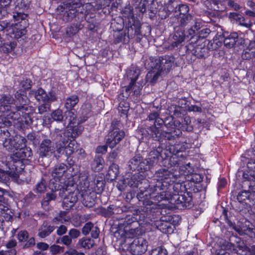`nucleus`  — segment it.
I'll return each instance as SVG.
<instances>
[{
	"mask_svg": "<svg viewBox=\"0 0 255 255\" xmlns=\"http://www.w3.org/2000/svg\"><path fill=\"white\" fill-rule=\"evenodd\" d=\"M238 37V34L236 32L224 31L222 33L221 39H223L224 44L227 48H231L236 44Z\"/></svg>",
	"mask_w": 255,
	"mask_h": 255,
	"instance_id": "28",
	"label": "nucleus"
},
{
	"mask_svg": "<svg viewBox=\"0 0 255 255\" xmlns=\"http://www.w3.org/2000/svg\"><path fill=\"white\" fill-rule=\"evenodd\" d=\"M51 117L54 121H62L63 119L62 111L59 109L54 110L51 114Z\"/></svg>",
	"mask_w": 255,
	"mask_h": 255,
	"instance_id": "57",
	"label": "nucleus"
},
{
	"mask_svg": "<svg viewBox=\"0 0 255 255\" xmlns=\"http://www.w3.org/2000/svg\"><path fill=\"white\" fill-rule=\"evenodd\" d=\"M174 9V6H165L163 7L162 9L161 8L158 11V16L161 19H166L168 17L171 12Z\"/></svg>",
	"mask_w": 255,
	"mask_h": 255,
	"instance_id": "46",
	"label": "nucleus"
},
{
	"mask_svg": "<svg viewBox=\"0 0 255 255\" xmlns=\"http://www.w3.org/2000/svg\"><path fill=\"white\" fill-rule=\"evenodd\" d=\"M143 86L139 82H133V84L129 86V83L123 87L121 90V96L128 98L130 95L138 97L141 94Z\"/></svg>",
	"mask_w": 255,
	"mask_h": 255,
	"instance_id": "25",
	"label": "nucleus"
},
{
	"mask_svg": "<svg viewBox=\"0 0 255 255\" xmlns=\"http://www.w3.org/2000/svg\"><path fill=\"white\" fill-rule=\"evenodd\" d=\"M28 239V233L26 230L19 231L17 234V239L19 242H26Z\"/></svg>",
	"mask_w": 255,
	"mask_h": 255,
	"instance_id": "61",
	"label": "nucleus"
},
{
	"mask_svg": "<svg viewBox=\"0 0 255 255\" xmlns=\"http://www.w3.org/2000/svg\"><path fill=\"white\" fill-rule=\"evenodd\" d=\"M119 174V165L113 162L109 166V169L106 174V177L108 179L113 181L117 178V177L118 176Z\"/></svg>",
	"mask_w": 255,
	"mask_h": 255,
	"instance_id": "40",
	"label": "nucleus"
},
{
	"mask_svg": "<svg viewBox=\"0 0 255 255\" xmlns=\"http://www.w3.org/2000/svg\"><path fill=\"white\" fill-rule=\"evenodd\" d=\"M14 104L17 109H22L27 103V93L25 90H18L14 94Z\"/></svg>",
	"mask_w": 255,
	"mask_h": 255,
	"instance_id": "31",
	"label": "nucleus"
},
{
	"mask_svg": "<svg viewBox=\"0 0 255 255\" xmlns=\"http://www.w3.org/2000/svg\"><path fill=\"white\" fill-rule=\"evenodd\" d=\"M112 129L109 132L107 139V143L110 148H113L124 137L125 133L124 130L114 125L113 123L112 124Z\"/></svg>",
	"mask_w": 255,
	"mask_h": 255,
	"instance_id": "22",
	"label": "nucleus"
},
{
	"mask_svg": "<svg viewBox=\"0 0 255 255\" xmlns=\"http://www.w3.org/2000/svg\"><path fill=\"white\" fill-rule=\"evenodd\" d=\"M75 149L73 147V145L71 143H69L67 146H64V153L67 157L66 161L69 163L70 161L69 158L71 155L74 153Z\"/></svg>",
	"mask_w": 255,
	"mask_h": 255,
	"instance_id": "55",
	"label": "nucleus"
},
{
	"mask_svg": "<svg viewBox=\"0 0 255 255\" xmlns=\"http://www.w3.org/2000/svg\"><path fill=\"white\" fill-rule=\"evenodd\" d=\"M112 208L113 209V215L114 214H122L126 213H132V211H135V209L133 207L128 205H123L121 207L118 206L117 205L112 204Z\"/></svg>",
	"mask_w": 255,
	"mask_h": 255,
	"instance_id": "37",
	"label": "nucleus"
},
{
	"mask_svg": "<svg viewBox=\"0 0 255 255\" xmlns=\"http://www.w3.org/2000/svg\"><path fill=\"white\" fill-rule=\"evenodd\" d=\"M148 246L147 241L142 237H137L128 247V250L133 255H141L146 251Z\"/></svg>",
	"mask_w": 255,
	"mask_h": 255,
	"instance_id": "21",
	"label": "nucleus"
},
{
	"mask_svg": "<svg viewBox=\"0 0 255 255\" xmlns=\"http://www.w3.org/2000/svg\"><path fill=\"white\" fill-rule=\"evenodd\" d=\"M243 177L245 180L255 181V173L249 170V171H247V172H243Z\"/></svg>",
	"mask_w": 255,
	"mask_h": 255,
	"instance_id": "62",
	"label": "nucleus"
},
{
	"mask_svg": "<svg viewBox=\"0 0 255 255\" xmlns=\"http://www.w3.org/2000/svg\"><path fill=\"white\" fill-rule=\"evenodd\" d=\"M33 82L30 78H23L19 82V86L21 88L19 90H25L26 91L31 89Z\"/></svg>",
	"mask_w": 255,
	"mask_h": 255,
	"instance_id": "50",
	"label": "nucleus"
},
{
	"mask_svg": "<svg viewBox=\"0 0 255 255\" xmlns=\"http://www.w3.org/2000/svg\"><path fill=\"white\" fill-rule=\"evenodd\" d=\"M45 97V102L48 103L50 105H51L52 102H55L57 100L56 93L52 90L49 91L48 94L46 93V96Z\"/></svg>",
	"mask_w": 255,
	"mask_h": 255,
	"instance_id": "60",
	"label": "nucleus"
},
{
	"mask_svg": "<svg viewBox=\"0 0 255 255\" xmlns=\"http://www.w3.org/2000/svg\"><path fill=\"white\" fill-rule=\"evenodd\" d=\"M244 225H243L242 226L240 227V229L237 230V231L239 233H242L245 234H247L249 233H252L253 230V228L251 227V224L250 222L247 220H246L244 223Z\"/></svg>",
	"mask_w": 255,
	"mask_h": 255,
	"instance_id": "52",
	"label": "nucleus"
},
{
	"mask_svg": "<svg viewBox=\"0 0 255 255\" xmlns=\"http://www.w3.org/2000/svg\"><path fill=\"white\" fill-rule=\"evenodd\" d=\"M16 112L19 115L18 127L22 130L28 128L33 122V115L35 113V108L26 104L23 106L22 109H17Z\"/></svg>",
	"mask_w": 255,
	"mask_h": 255,
	"instance_id": "14",
	"label": "nucleus"
},
{
	"mask_svg": "<svg viewBox=\"0 0 255 255\" xmlns=\"http://www.w3.org/2000/svg\"><path fill=\"white\" fill-rule=\"evenodd\" d=\"M174 141L175 140H173L170 142L168 140H167L166 142L165 141H158V145L157 146H156L155 148H153V149L150 151L149 153V157L147 159L149 161H150L151 167L153 166L155 164H158L159 165H161V162L162 161V159H163L164 156V151H166V150L163 149L160 144L165 143L171 144L173 143Z\"/></svg>",
	"mask_w": 255,
	"mask_h": 255,
	"instance_id": "20",
	"label": "nucleus"
},
{
	"mask_svg": "<svg viewBox=\"0 0 255 255\" xmlns=\"http://www.w3.org/2000/svg\"><path fill=\"white\" fill-rule=\"evenodd\" d=\"M79 102L78 95H72L67 97L65 101L64 107L67 110L65 113L66 120H68L69 124L74 123L76 120L77 112L75 107Z\"/></svg>",
	"mask_w": 255,
	"mask_h": 255,
	"instance_id": "16",
	"label": "nucleus"
},
{
	"mask_svg": "<svg viewBox=\"0 0 255 255\" xmlns=\"http://www.w3.org/2000/svg\"><path fill=\"white\" fill-rule=\"evenodd\" d=\"M184 26L175 28L173 33L169 36L168 43V49L170 50L178 49L180 48L187 37L190 39V35H186Z\"/></svg>",
	"mask_w": 255,
	"mask_h": 255,
	"instance_id": "13",
	"label": "nucleus"
},
{
	"mask_svg": "<svg viewBox=\"0 0 255 255\" xmlns=\"http://www.w3.org/2000/svg\"><path fill=\"white\" fill-rule=\"evenodd\" d=\"M112 210H113V209L112 208L111 205H110L107 208L102 206L98 208L97 212L99 215L103 217L110 218L113 215V211H112Z\"/></svg>",
	"mask_w": 255,
	"mask_h": 255,
	"instance_id": "47",
	"label": "nucleus"
},
{
	"mask_svg": "<svg viewBox=\"0 0 255 255\" xmlns=\"http://www.w3.org/2000/svg\"><path fill=\"white\" fill-rule=\"evenodd\" d=\"M151 255H167L168 252L163 247L160 246L152 249L151 251Z\"/></svg>",
	"mask_w": 255,
	"mask_h": 255,
	"instance_id": "58",
	"label": "nucleus"
},
{
	"mask_svg": "<svg viewBox=\"0 0 255 255\" xmlns=\"http://www.w3.org/2000/svg\"><path fill=\"white\" fill-rule=\"evenodd\" d=\"M154 180H156L155 175L154 178L149 182L144 179L143 175L135 173L130 178H128L126 182L131 187L139 188V192L136 194L138 204L140 206V211L145 213L160 212L159 205L151 200V199H153V196L156 194L155 188L151 186Z\"/></svg>",
	"mask_w": 255,
	"mask_h": 255,
	"instance_id": "4",
	"label": "nucleus"
},
{
	"mask_svg": "<svg viewBox=\"0 0 255 255\" xmlns=\"http://www.w3.org/2000/svg\"><path fill=\"white\" fill-rule=\"evenodd\" d=\"M55 152L54 143L50 139L45 138L42 140L37 150L39 158H50Z\"/></svg>",
	"mask_w": 255,
	"mask_h": 255,
	"instance_id": "19",
	"label": "nucleus"
},
{
	"mask_svg": "<svg viewBox=\"0 0 255 255\" xmlns=\"http://www.w3.org/2000/svg\"><path fill=\"white\" fill-rule=\"evenodd\" d=\"M6 127L0 128L1 137L3 141V145L8 151H14L15 149V142L14 138L10 137V134Z\"/></svg>",
	"mask_w": 255,
	"mask_h": 255,
	"instance_id": "26",
	"label": "nucleus"
},
{
	"mask_svg": "<svg viewBox=\"0 0 255 255\" xmlns=\"http://www.w3.org/2000/svg\"><path fill=\"white\" fill-rule=\"evenodd\" d=\"M14 141L15 142V150H17L19 148H22L23 147H27L26 145V139L22 136H16L14 138Z\"/></svg>",
	"mask_w": 255,
	"mask_h": 255,
	"instance_id": "51",
	"label": "nucleus"
},
{
	"mask_svg": "<svg viewBox=\"0 0 255 255\" xmlns=\"http://www.w3.org/2000/svg\"><path fill=\"white\" fill-rule=\"evenodd\" d=\"M139 75V72L136 70H129L127 72V79L130 80L129 86H131L133 82H137Z\"/></svg>",
	"mask_w": 255,
	"mask_h": 255,
	"instance_id": "49",
	"label": "nucleus"
},
{
	"mask_svg": "<svg viewBox=\"0 0 255 255\" xmlns=\"http://www.w3.org/2000/svg\"><path fill=\"white\" fill-rule=\"evenodd\" d=\"M155 177L156 180L151 185L156 189V195L153 196L155 202L168 201L179 210L189 209L194 206L193 194L198 191L196 184L202 180L200 175L195 174L190 180L184 181L181 176L161 168L155 172Z\"/></svg>",
	"mask_w": 255,
	"mask_h": 255,
	"instance_id": "1",
	"label": "nucleus"
},
{
	"mask_svg": "<svg viewBox=\"0 0 255 255\" xmlns=\"http://www.w3.org/2000/svg\"><path fill=\"white\" fill-rule=\"evenodd\" d=\"M255 57V47L251 46L250 44L248 47L245 48L242 54V58L243 60H249Z\"/></svg>",
	"mask_w": 255,
	"mask_h": 255,
	"instance_id": "44",
	"label": "nucleus"
},
{
	"mask_svg": "<svg viewBox=\"0 0 255 255\" xmlns=\"http://www.w3.org/2000/svg\"><path fill=\"white\" fill-rule=\"evenodd\" d=\"M42 104L39 105L38 108V113L42 114L47 112L50 108L51 105L46 102H41Z\"/></svg>",
	"mask_w": 255,
	"mask_h": 255,
	"instance_id": "64",
	"label": "nucleus"
},
{
	"mask_svg": "<svg viewBox=\"0 0 255 255\" xmlns=\"http://www.w3.org/2000/svg\"><path fill=\"white\" fill-rule=\"evenodd\" d=\"M221 37L222 33L219 34L218 33L213 39V42H211V43H208V45L211 50H216L222 46L223 44H224V41L223 39H221Z\"/></svg>",
	"mask_w": 255,
	"mask_h": 255,
	"instance_id": "43",
	"label": "nucleus"
},
{
	"mask_svg": "<svg viewBox=\"0 0 255 255\" xmlns=\"http://www.w3.org/2000/svg\"><path fill=\"white\" fill-rule=\"evenodd\" d=\"M14 11L25 12L29 8L30 1L29 0H15Z\"/></svg>",
	"mask_w": 255,
	"mask_h": 255,
	"instance_id": "41",
	"label": "nucleus"
},
{
	"mask_svg": "<svg viewBox=\"0 0 255 255\" xmlns=\"http://www.w3.org/2000/svg\"><path fill=\"white\" fill-rule=\"evenodd\" d=\"M6 170L0 168V179L3 174H6L13 181L19 184V174L25 167L23 162L20 160L12 159L6 163Z\"/></svg>",
	"mask_w": 255,
	"mask_h": 255,
	"instance_id": "11",
	"label": "nucleus"
},
{
	"mask_svg": "<svg viewBox=\"0 0 255 255\" xmlns=\"http://www.w3.org/2000/svg\"><path fill=\"white\" fill-rule=\"evenodd\" d=\"M68 164V166L63 163L55 165L48 185L52 191L68 190L69 187L76 185L80 169L72 159Z\"/></svg>",
	"mask_w": 255,
	"mask_h": 255,
	"instance_id": "5",
	"label": "nucleus"
},
{
	"mask_svg": "<svg viewBox=\"0 0 255 255\" xmlns=\"http://www.w3.org/2000/svg\"><path fill=\"white\" fill-rule=\"evenodd\" d=\"M237 200L242 204L241 214L250 213L252 207L255 205V191H242L238 193Z\"/></svg>",
	"mask_w": 255,
	"mask_h": 255,
	"instance_id": "12",
	"label": "nucleus"
},
{
	"mask_svg": "<svg viewBox=\"0 0 255 255\" xmlns=\"http://www.w3.org/2000/svg\"><path fill=\"white\" fill-rule=\"evenodd\" d=\"M210 32L211 30L209 28L198 29L196 25L191 27L188 30V33L190 36V39L191 40L195 38L197 41L200 39L206 38Z\"/></svg>",
	"mask_w": 255,
	"mask_h": 255,
	"instance_id": "27",
	"label": "nucleus"
},
{
	"mask_svg": "<svg viewBox=\"0 0 255 255\" xmlns=\"http://www.w3.org/2000/svg\"><path fill=\"white\" fill-rule=\"evenodd\" d=\"M175 61V57L173 55H165L159 56L155 59L153 64L152 68L159 71H170Z\"/></svg>",
	"mask_w": 255,
	"mask_h": 255,
	"instance_id": "18",
	"label": "nucleus"
},
{
	"mask_svg": "<svg viewBox=\"0 0 255 255\" xmlns=\"http://www.w3.org/2000/svg\"><path fill=\"white\" fill-rule=\"evenodd\" d=\"M17 43L16 41H10L9 42H5L3 43L1 47L2 50L3 52L8 53L11 52L16 46Z\"/></svg>",
	"mask_w": 255,
	"mask_h": 255,
	"instance_id": "53",
	"label": "nucleus"
},
{
	"mask_svg": "<svg viewBox=\"0 0 255 255\" xmlns=\"http://www.w3.org/2000/svg\"><path fill=\"white\" fill-rule=\"evenodd\" d=\"M78 200L77 195L74 193H70L64 199L63 207L66 210L72 208Z\"/></svg>",
	"mask_w": 255,
	"mask_h": 255,
	"instance_id": "38",
	"label": "nucleus"
},
{
	"mask_svg": "<svg viewBox=\"0 0 255 255\" xmlns=\"http://www.w3.org/2000/svg\"><path fill=\"white\" fill-rule=\"evenodd\" d=\"M161 72L158 70H157L156 72L154 71L148 72L146 75V82L150 83L151 84H154L157 82Z\"/></svg>",
	"mask_w": 255,
	"mask_h": 255,
	"instance_id": "48",
	"label": "nucleus"
},
{
	"mask_svg": "<svg viewBox=\"0 0 255 255\" xmlns=\"http://www.w3.org/2000/svg\"><path fill=\"white\" fill-rule=\"evenodd\" d=\"M157 228L163 234H171L173 232V229L171 224L167 222H161Z\"/></svg>",
	"mask_w": 255,
	"mask_h": 255,
	"instance_id": "45",
	"label": "nucleus"
},
{
	"mask_svg": "<svg viewBox=\"0 0 255 255\" xmlns=\"http://www.w3.org/2000/svg\"><path fill=\"white\" fill-rule=\"evenodd\" d=\"M89 173L84 170L79 173V176L76 184V187L84 194L95 193L99 194L104 190L105 181L102 177L95 175L88 180Z\"/></svg>",
	"mask_w": 255,
	"mask_h": 255,
	"instance_id": "7",
	"label": "nucleus"
},
{
	"mask_svg": "<svg viewBox=\"0 0 255 255\" xmlns=\"http://www.w3.org/2000/svg\"><path fill=\"white\" fill-rule=\"evenodd\" d=\"M193 132H187V133H184L180 135L183 136L182 140H180L177 143V139L175 140L173 143L169 144V151H164V158L162 161L161 162V166H163L167 168H171L172 170L176 171L179 165L182 164V160L184 159L186 156V150L187 148V143L190 142V135Z\"/></svg>",
	"mask_w": 255,
	"mask_h": 255,
	"instance_id": "6",
	"label": "nucleus"
},
{
	"mask_svg": "<svg viewBox=\"0 0 255 255\" xmlns=\"http://www.w3.org/2000/svg\"><path fill=\"white\" fill-rule=\"evenodd\" d=\"M29 95L31 98L34 97L39 103L45 102V96H46V92L41 87L30 90Z\"/></svg>",
	"mask_w": 255,
	"mask_h": 255,
	"instance_id": "34",
	"label": "nucleus"
},
{
	"mask_svg": "<svg viewBox=\"0 0 255 255\" xmlns=\"http://www.w3.org/2000/svg\"><path fill=\"white\" fill-rule=\"evenodd\" d=\"M8 191L0 188V210L5 211L8 209L9 202Z\"/></svg>",
	"mask_w": 255,
	"mask_h": 255,
	"instance_id": "36",
	"label": "nucleus"
},
{
	"mask_svg": "<svg viewBox=\"0 0 255 255\" xmlns=\"http://www.w3.org/2000/svg\"><path fill=\"white\" fill-rule=\"evenodd\" d=\"M47 186V183L43 178L41 179L40 182L37 183L36 185V192L37 193H43L44 192Z\"/></svg>",
	"mask_w": 255,
	"mask_h": 255,
	"instance_id": "59",
	"label": "nucleus"
},
{
	"mask_svg": "<svg viewBox=\"0 0 255 255\" xmlns=\"http://www.w3.org/2000/svg\"><path fill=\"white\" fill-rule=\"evenodd\" d=\"M95 245V241L90 238H83L79 240L76 246L79 248V246L89 250L91 249Z\"/></svg>",
	"mask_w": 255,
	"mask_h": 255,
	"instance_id": "42",
	"label": "nucleus"
},
{
	"mask_svg": "<svg viewBox=\"0 0 255 255\" xmlns=\"http://www.w3.org/2000/svg\"><path fill=\"white\" fill-rule=\"evenodd\" d=\"M189 7L188 5L185 4H179L178 10H175L177 13L175 17L179 22L180 26L186 25L192 18V15L189 13Z\"/></svg>",
	"mask_w": 255,
	"mask_h": 255,
	"instance_id": "23",
	"label": "nucleus"
},
{
	"mask_svg": "<svg viewBox=\"0 0 255 255\" xmlns=\"http://www.w3.org/2000/svg\"><path fill=\"white\" fill-rule=\"evenodd\" d=\"M128 99V98L121 96V92L118 95V100L119 102L118 110L121 113V116H122V115L126 117L128 116L129 109V104L127 101Z\"/></svg>",
	"mask_w": 255,
	"mask_h": 255,
	"instance_id": "32",
	"label": "nucleus"
},
{
	"mask_svg": "<svg viewBox=\"0 0 255 255\" xmlns=\"http://www.w3.org/2000/svg\"><path fill=\"white\" fill-rule=\"evenodd\" d=\"M149 121H153V125L146 128H141L139 130L141 139L146 142L150 139L165 142L175 140L182 134V131H193V128L190 125L191 120L189 117H185L182 121L173 120V118L168 123H165L167 131L163 130L164 122L159 118V114L157 112L151 113L148 116Z\"/></svg>",
	"mask_w": 255,
	"mask_h": 255,
	"instance_id": "2",
	"label": "nucleus"
},
{
	"mask_svg": "<svg viewBox=\"0 0 255 255\" xmlns=\"http://www.w3.org/2000/svg\"><path fill=\"white\" fill-rule=\"evenodd\" d=\"M95 0H70L61 3L57 8V12L63 15L64 20H74L76 23L72 24L68 28L67 32L72 35L77 33L84 25L83 22L88 23V28L90 30L95 29L97 23L94 6L92 3Z\"/></svg>",
	"mask_w": 255,
	"mask_h": 255,
	"instance_id": "3",
	"label": "nucleus"
},
{
	"mask_svg": "<svg viewBox=\"0 0 255 255\" xmlns=\"http://www.w3.org/2000/svg\"><path fill=\"white\" fill-rule=\"evenodd\" d=\"M186 53L187 55H192L194 57L193 60H195L196 58L199 59H205L209 55V51L211 50L208 45L206 44H197L195 46L190 44L185 47Z\"/></svg>",
	"mask_w": 255,
	"mask_h": 255,
	"instance_id": "17",
	"label": "nucleus"
},
{
	"mask_svg": "<svg viewBox=\"0 0 255 255\" xmlns=\"http://www.w3.org/2000/svg\"><path fill=\"white\" fill-rule=\"evenodd\" d=\"M126 33L122 30H120L118 32L116 33L114 35V43H119L120 42H126Z\"/></svg>",
	"mask_w": 255,
	"mask_h": 255,
	"instance_id": "54",
	"label": "nucleus"
},
{
	"mask_svg": "<svg viewBox=\"0 0 255 255\" xmlns=\"http://www.w3.org/2000/svg\"><path fill=\"white\" fill-rule=\"evenodd\" d=\"M12 17L14 23H18L23 25L24 23H26V26H28V14L25 13L24 12L14 11L13 12Z\"/></svg>",
	"mask_w": 255,
	"mask_h": 255,
	"instance_id": "33",
	"label": "nucleus"
},
{
	"mask_svg": "<svg viewBox=\"0 0 255 255\" xmlns=\"http://www.w3.org/2000/svg\"><path fill=\"white\" fill-rule=\"evenodd\" d=\"M105 165V161L101 155H96L93 161L91 162V169L95 172L101 171Z\"/></svg>",
	"mask_w": 255,
	"mask_h": 255,
	"instance_id": "35",
	"label": "nucleus"
},
{
	"mask_svg": "<svg viewBox=\"0 0 255 255\" xmlns=\"http://www.w3.org/2000/svg\"><path fill=\"white\" fill-rule=\"evenodd\" d=\"M66 213L64 211H61L57 216L55 217L52 220V223L55 224L59 223H64L67 220L65 219Z\"/></svg>",
	"mask_w": 255,
	"mask_h": 255,
	"instance_id": "56",
	"label": "nucleus"
},
{
	"mask_svg": "<svg viewBox=\"0 0 255 255\" xmlns=\"http://www.w3.org/2000/svg\"><path fill=\"white\" fill-rule=\"evenodd\" d=\"M14 99L10 95L3 94L0 98V112L5 114L0 116V128L9 127L12 123L19 119Z\"/></svg>",
	"mask_w": 255,
	"mask_h": 255,
	"instance_id": "8",
	"label": "nucleus"
},
{
	"mask_svg": "<svg viewBox=\"0 0 255 255\" xmlns=\"http://www.w3.org/2000/svg\"><path fill=\"white\" fill-rule=\"evenodd\" d=\"M93 226L94 224L91 222L86 223L82 229V234L85 236L88 235L93 228Z\"/></svg>",
	"mask_w": 255,
	"mask_h": 255,
	"instance_id": "63",
	"label": "nucleus"
},
{
	"mask_svg": "<svg viewBox=\"0 0 255 255\" xmlns=\"http://www.w3.org/2000/svg\"><path fill=\"white\" fill-rule=\"evenodd\" d=\"M16 151L13 154L14 157L17 160H20L22 162L23 160L31 161L32 158V151L29 147H25L16 150Z\"/></svg>",
	"mask_w": 255,
	"mask_h": 255,
	"instance_id": "29",
	"label": "nucleus"
},
{
	"mask_svg": "<svg viewBox=\"0 0 255 255\" xmlns=\"http://www.w3.org/2000/svg\"><path fill=\"white\" fill-rule=\"evenodd\" d=\"M140 206L138 204V209H135L136 213H132V214H125V217H121L120 218L125 219L123 223H120V227L122 228L124 231L126 232L128 230H132V226L134 224L139 225L142 224L140 223V221L144 220L146 218H150L153 217L154 216L156 215L158 212H149L148 214L140 211Z\"/></svg>",
	"mask_w": 255,
	"mask_h": 255,
	"instance_id": "10",
	"label": "nucleus"
},
{
	"mask_svg": "<svg viewBox=\"0 0 255 255\" xmlns=\"http://www.w3.org/2000/svg\"><path fill=\"white\" fill-rule=\"evenodd\" d=\"M130 170L137 172L139 174L144 173L151 168L150 161L144 159L139 154H136L128 162Z\"/></svg>",
	"mask_w": 255,
	"mask_h": 255,
	"instance_id": "15",
	"label": "nucleus"
},
{
	"mask_svg": "<svg viewBox=\"0 0 255 255\" xmlns=\"http://www.w3.org/2000/svg\"><path fill=\"white\" fill-rule=\"evenodd\" d=\"M80 114L78 119L80 123H83L93 115L92 105L89 103H84L81 107Z\"/></svg>",
	"mask_w": 255,
	"mask_h": 255,
	"instance_id": "30",
	"label": "nucleus"
},
{
	"mask_svg": "<svg viewBox=\"0 0 255 255\" xmlns=\"http://www.w3.org/2000/svg\"><path fill=\"white\" fill-rule=\"evenodd\" d=\"M26 23L21 25L18 23H14L7 29L6 35L12 39H18L26 35L28 26Z\"/></svg>",
	"mask_w": 255,
	"mask_h": 255,
	"instance_id": "24",
	"label": "nucleus"
},
{
	"mask_svg": "<svg viewBox=\"0 0 255 255\" xmlns=\"http://www.w3.org/2000/svg\"><path fill=\"white\" fill-rule=\"evenodd\" d=\"M123 16L125 17L124 23L127 29L128 37L129 39H135L136 43H139L146 33H144L141 24L139 19L134 15L133 8L131 6L126 7L122 10Z\"/></svg>",
	"mask_w": 255,
	"mask_h": 255,
	"instance_id": "9",
	"label": "nucleus"
},
{
	"mask_svg": "<svg viewBox=\"0 0 255 255\" xmlns=\"http://www.w3.org/2000/svg\"><path fill=\"white\" fill-rule=\"evenodd\" d=\"M55 229L53 226L44 223L38 230V235L40 238H45L48 236Z\"/></svg>",
	"mask_w": 255,
	"mask_h": 255,
	"instance_id": "39",
	"label": "nucleus"
}]
</instances>
